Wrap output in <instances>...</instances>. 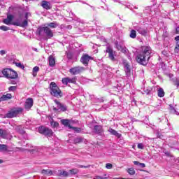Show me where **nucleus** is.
<instances>
[{"instance_id": "45", "label": "nucleus", "mask_w": 179, "mask_h": 179, "mask_svg": "<svg viewBox=\"0 0 179 179\" xmlns=\"http://www.w3.org/2000/svg\"><path fill=\"white\" fill-rule=\"evenodd\" d=\"M0 136H1V138H3L5 136V134H3V130H2V129H0Z\"/></svg>"}, {"instance_id": "17", "label": "nucleus", "mask_w": 179, "mask_h": 179, "mask_svg": "<svg viewBox=\"0 0 179 179\" xmlns=\"http://www.w3.org/2000/svg\"><path fill=\"white\" fill-rule=\"evenodd\" d=\"M3 22L5 24H7L8 26H9L10 24L13 25V15H7V18L4 19Z\"/></svg>"}, {"instance_id": "40", "label": "nucleus", "mask_w": 179, "mask_h": 179, "mask_svg": "<svg viewBox=\"0 0 179 179\" xmlns=\"http://www.w3.org/2000/svg\"><path fill=\"white\" fill-rule=\"evenodd\" d=\"M106 168L108 169V170H111V169H113V164L108 163L106 165Z\"/></svg>"}, {"instance_id": "32", "label": "nucleus", "mask_w": 179, "mask_h": 179, "mask_svg": "<svg viewBox=\"0 0 179 179\" xmlns=\"http://www.w3.org/2000/svg\"><path fill=\"white\" fill-rule=\"evenodd\" d=\"M169 108L171 111V113H173V114H176V115H178V112L176 110V108H174V107H173L171 105L169 106Z\"/></svg>"}, {"instance_id": "38", "label": "nucleus", "mask_w": 179, "mask_h": 179, "mask_svg": "<svg viewBox=\"0 0 179 179\" xmlns=\"http://www.w3.org/2000/svg\"><path fill=\"white\" fill-rule=\"evenodd\" d=\"M16 66H17V68H21V69H24V66H23V64H22L20 62H17L15 63Z\"/></svg>"}, {"instance_id": "15", "label": "nucleus", "mask_w": 179, "mask_h": 179, "mask_svg": "<svg viewBox=\"0 0 179 179\" xmlns=\"http://www.w3.org/2000/svg\"><path fill=\"white\" fill-rule=\"evenodd\" d=\"M123 66H124L126 75L127 76H129V75H131V67L129 66V64H128V62H127V61L124 60L123 61Z\"/></svg>"}, {"instance_id": "27", "label": "nucleus", "mask_w": 179, "mask_h": 179, "mask_svg": "<svg viewBox=\"0 0 179 179\" xmlns=\"http://www.w3.org/2000/svg\"><path fill=\"white\" fill-rule=\"evenodd\" d=\"M8 150V145L5 144H0V152H6Z\"/></svg>"}, {"instance_id": "43", "label": "nucleus", "mask_w": 179, "mask_h": 179, "mask_svg": "<svg viewBox=\"0 0 179 179\" xmlns=\"http://www.w3.org/2000/svg\"><path fill=\"white\" fill-rule=\"evenodd\" d=\"M175 40L176 41V45L179 46V36L175 37Z\"/></svg>"}, {"instance_id": "35", "label": "nucleus", "mask_w": 179, "mask_h": 179, "mask_svg": "<svg viewBox=\"0 0 179 179\" xmlns=\"http://www.w3.org/2000/svg\"><path fill=\"white\" fill-rule=\"evenodd\" d=\"M70 129H73V131H75V132H80L82 131L81 128L79 127H72L70 128Z\"/></svg>"}, {"instance_id": "10", "label": "nucleus", "mask_w": 179, "mask_h": 179, "mask_svg": "<svg viewBox=\"0 0 179 179\" xmlns=\"http://www.w3.org/2000/svg\"><path fill=\"white\" fill-rule=\"evenodd\" d=\"M28 22L27 20L24 21L22 20V18H19L15 21H13V26H19L20 27H26L27 26Z\"/></svg>"}, {"instance_id": "20", "label": "nucleus", "mask_w": 179, "mask_h": 179, "mask_svg": "<svg viewBox=\"0 0 179 179\" xmlns=\"http://www.w3.org/2000/svg\"><path fill=\"white\" fill-rule=\"evenodd\" d=\"M95 134H101L103 132V127L101 126L96 125L94 128Z\"/></svg>"}, {"instance_id": "1", "label": "nucleus", "mask_w": 179, "mask_h": 179, "mask_svg": "<svg viewBox=\"0 0 179 179\" xmlns=\"http://www.w3.org/2000/svg\"><path fill=\"white\" fill-rule=\"evenodd\" d=\"M152 54V48L150 46H143L142 48V52L139 54L136 59L141 65H146L150 59V55Z\"/></svg>"}, {"instance_id": "48", "label": "nucleus", "mask_w": 179, "mask_h": 179, "mask_svg": "<svg viewBox=\"0 0 179 179\" xmlns=\"http://www.w3.org/2000/svg\"><path fill=\"white\" fill-rule=\"evenodd\" d=\"M0 54H1V55H5V54H6V51H5V50H1V51H0Z\"/></svg>"}, {"instance_id": "5", "label": "nucleus", "mask_w": 179, "mask_h": 179, "mask_svg": "<svg viewBox=\"0 0 179 179\" xmlns=\"http://www.w3.org/2000/svg\"><path fill=\"white\" fill-rule=\"evenodd\" d=\"M39 134H43L45 136H52V130L48 127H45L44 126H41L38 128Z\"/></svg>"}, {"instance_id": "25", "label": "nucleus", "mask_w": 179, "mask_h": 179, "mask_svg": "<svg viewBox=\"0 0 179 179\" xmlns=\"http://www.w3.org/2000/svg\"><path fill=\"white\" fill-rule=\"evenodd\" d=\"M40 71V68L38 66H35L33 68V76L34 78H36V76H37V72H38Z\"/></svg>"}, {"instance_id": "59", "label": "nucleus", "mask_w": 179, "mask_h": 179, "mask_svg": "<svg viewBox=\"0 0 179 179\" xmlns=\"http://www.w3.org/2000/svg\"><path fill=\"white\" fill-rule=\"evenodd\" d=\"M114 1V2H117V1L116 0H113Z\"/></svg>"}, {"instance_id": "22", "label": "nucleus", "mask_w": 179, "mask_h": 179, "mask_svg": "<svg viewBox=\"0 0 179 179\" xmlns=\"http://www.w3.org/2000/svg\"><path fill=\"white\" fill-rule=\"evenodd\" d=\"M47 27H50V29H57L58 24H57V22H50L47 24Z\"/></svg>"}, {"instance_id": "3", "label": "nucleus", "mask_w": 179, "mask_h": 179, "mask_svg": "<svg viewBox=\"0 0 179 179\" xmlns=\"http://www.w3.org/2000/svg\"><path fill=\"white\" fill-rule=\"evenodd\" d=\"M1 73L6 79H17V73L12 69H3Z\"/></svg>"}, {"instance_id": "18", "label": "nucleus", "mask_w": 179, "mask_h": 179, "mask_svg": "<svg viewBox=\"0 0 179 179\" xmlns=\"http://www.w3.org/2000/svg\"><path fill=\"white\" fill-rule=\"evenodd\" d=\"M61 122L62 125H64V127H68L69 129H71V128L72 127V126H71V120L68 119L62 120Z\"/></svg>"}, {"instance_id": "34", "label": "nucleus", "mask_w": 179, "mask_h": 179, "mask_svg": "<svg viewBox=\"0 0 179 179\" xmlns=\"http://www.w3.org/2000/svg\"><path fill=\"white\" fill-rule=\"evenodd\" d=\"M0 30H3V31H8V30H10V28L5 25H3L0 27Z\"/></svg>"}, {"instance_id": "13", "label": "nucleus", "mask_w": 179, "mask_h": 179, "mask_svg": "<svg viewBox=\"0 0 179 179\" xmlns=\"http://www.w3.org/2000/svg\"><path fill=\"white\" fill-rule=\"evenodd\" d=\"M62 83L64 85H68V83H73V85H76V78L73 77V78H64L62 79Z\"/></svg>"}, {"instance_id": "51", "label": "nucleus", "mask_w": 179, "mask_h": 179, "mask_svg": "<svg viewBox=\"0 0 179 179\" xmlns=\"http://www.w3.org/2000/svg\"><path fill=\"white\" fill-rule=\"evenodd\" d=\"M83 169H88V167H90V166H81Z\"/></svg>"}, {"instance_id": "50", "label": "nucleus", "mask_w": 179, "mask_h": 179, "mask_svg": "<svg viewBox=\"0 0 179 179\" xmlns=\"http://www.w3.org/2000/svg\"><path fill=\"white\" fill-rule=\"evenodd\" d=\"M139 166H141V167H146V165H145V164H143V163H140L139 164Z\"/></svg>"}, {"instance_id": "41", "label": "nucleus", "mask_w": 179, "mask_h": 179, "mask_svg": "<svg viewBox=\"0 0 179 179\" xmlns=\"http://www.w3.org/2000/svg\"><path fill=\"white\" fill-rule=\"evenodd\" d=\"M9 92H15L16 90V86H11L8 88Z\"/></svg>"}, {"instance_id": "29", "label": "nucleus", "mask_w": 179, "mask_h": 179, "mask_svg": "<svg viewBox=\"0 0 179 179\" xmlns=\"http://www.w3.org/2000/svg\"><path fill=\"white\" fill-rule=\"evenodd\" d=\"M130 38H136V31L135 29H132L130 31Z\"/></svg>"}, {"instance_id": "55", "label": "nucleus", "mask_w": 179, "mask_h": 179, "mask_svg": "<svg viewBox=\"0 0 179 179\" xmlns=\"http://www.w3.org/2000/svg\"><path fill=\"white\" fill-rule=\"evenodd\" d=\"M0 78H2V71H0Z\"/></svg>"}, {"instance_id": "8", "label": "nucleus", "mask_w": 179, "mask_h": 179, "mask_svg": "<svg viewBox=\"0 0 179 179\" xmlns=\"http://www.w3.org/2000/svg\"><path fill=\"white\" fill-rule=\"evenodd\" d=\"M57 107H54L53 110L55 111H66V106L62 103H61V102L58 101V100L55 99L54 100Z\"/></svg>"}, {"instance_id": "52", "label": "nucleus", "mask_w": 179, "mask_h": 179, "mask_svg": "<svg viewBox=\"0 0 179 179\" xmlns=\"http://www.w3.org/2000/svg\"><path fill=\"white\" fill-rule=\"evenodd\" d=\"M17 82L15 80L11 81V85H16Z\"/></svg>"}, {"instance_id": "60", "label": "nucleus", "mask_w": 179, "mask_h": 179, "mask_svg": "<svg viewBox=\"0 0 179 179\" xmlns=\"http://www.w3.org/2000/svg\"><path fill=\"white\" fill-rule=\"evenodd\" d=\"M164 52H162V54H164Z\"/></svg>"}, {"instance_id": "54", "label": "nucleus", "mask_w": 179, "mask_h": 179, "mask_svg": "<svg viewBox=\"0 0 179 179\" xmlns=\"http://www.w3.org/2000/svg\"><path fill=\"white\" fill-rule=\"evenodd\" d=\"M67 29H69V30H71V29H72V26H71V25L67 26Z\"/></svg>"}, {"instance_id": "36", "label": "nucleus", "mask_w": 179, "mask_h": 179, "mask_svg": "<svg viewBox=\"0 0 179 179\" xmlns=\"http://www.w3.org/2000/svg\"><path fill=\"white\" fill-rule=\"evenodd\" d=\"M127 172L129 174H130V176H134L135 174V170L133 168H129Z\"/></svg>"}, {"instance_id": "39", "label": "nucleus", "mask_w": 179, "mask_h": 179, "mask_svg": "<svg viewBox=\"0 0 179 179\" xmlns=\"http://www.w3.org/2000/svg\"><path fill=\"white\" fill-rule=\"evenodd\" d=\"M138 149H144L145 148V145L142 143H140L137 145Z\"/></svg>"}, {"instance_id": "56", "label": "nucleus", "mask_w": 179, "mask_h": 179, "mask_svg": "<svg viewBox=\"0 0 179 179\" xmlns=\"http://www.w3.org/2000/svg\"><path fill=\"white\" fill-rule=\"evenodd\" d=\"M97 179H104L103 178H101V177H100V176H98L97 177Z\"/></svg>"}, {"instance_id": "23", "label": "nucleus", "mask_w": 179, "mask_h": 179, "mask_svg": "<svg viewBox=\"0 0 179 179\" xmlns=\"http://www.w3.org/2000/svg\"><path fill=\"white\" fill-rule=\"evenodd\" d=\"M115 47L118 50V51H120L122 50V45L121 44V42L115 41Z\"/></svg>"}, {"instance_id": "37", "label": "nucleus", "mask_w": 179, "mask_h": 179, "mask_svg": "<svg viewBox=\"0 0 179 179\" xmlns=\"http://www.w3.org/2000/svg\"><path fill=\"white\" fill-rule=\"evenodd\" d=\"M120 51H121V52H123V54H128V52H129V51L128 50V49L127 48H122Z\"/></svg>"}, {"instance_id": "11", "label": "nucleus", "mask_w": 179, "mask_h": 179, "mask_svg": "<svg viewBox=\"0 0 179 179\" xmlns=\"http://www.w3.org/2000/svg\"><path fill=\"white\" fill-rule=\"evenodd\" d=\"M90 59H93V58L89 56V55L85 54L83 55V56L81 57L80 62H82V64H83L85 66H87V65H89V61H90Z\"/></svg>"}, {"instance_id": "2", "label": "nucleus", "mask_w": 179, "mask_h": 179, "mask_svg": "<svg viewBox=\"0 0 179 179\" xmlns=\"http://www.w3.org/2000/svg\"><path fill=\"white\" fill-rule=\"evenodd\" d=\"M36 33L40 37H46V38H52L54 37V32L48 27L38 28Z\"/></svg>"}, {"instance_id": "47", "label": "nucleus", "mask_w": 179, "mask_h": 179, "mask_svg": "<svg viewBox=\"0 0 179 179\" xmlns=\"http://www.w3.org/2000/svg\"><path fill=\"white\" fill-rule=\"evenodd\" d=\"M134 164H135V166H139V164H141V162H139L138 161H134Z\"/></svg>"}, {"instance_id": "12", "label": "nucleus", "mask_w": 179, "mask_h": 179, "mask_svg": "<svg viewBox=\"0 0 179 179\" xmlns=\"http://www.w3.org/2000/svg\"><path fill=\"white\" fill-rule=\"evenodd\" d=\"M106 51L108 54L109 59L111 61H115V57H114V55H115V51L113 50V48L110 46H107Z\"/></svg>"}, {"instance_id": "58", "label": "nucleus", "mask_w": 179, "mask_h": 179, "mask_svg": "<svg viewBox=\"0 0 179 179\" xmlns=\"http://www.w3.org/2000/svg\"><path fill=\"white\" fill-rule=\"evenodd\" d=\"M176 85L177 86H179V81L177 82Z\"/></svg>"}, {"instance_id": "16", "label": "nucleus", "mask_w": 179, "mask_h": 179, "mask_svg": "<svg viewBox=\"0 0 179 179\" xmlns=\"http://www.w3.org/2000/svg\"><path fill=\"white\" fill-rule=\"evenodd\" d=\"M41 6L43 8V9H46V10H50L52 6H51V3L48 1H42L41 3Z\"/></svg>"}, {"instance_id": "44", "label": "nucleus", "mask_w": 179, "mask_h": 179, "mask_svg": "<svg viewBox=\"0 0 179 179\" xmlns=\"http://www.w3.org/2000/svg\"><path fill=\"white\" fill-rule=\"evenodd\" d=\"M126 8H128V9H131L132 5L131 3L124 4Z\"/></svg>"}, {"instance_id": "4", "label": "nucleus", "mask_w": 179, "mask_h": 179, "mask_svg": "<svg viewBox=\"0 0 179 179\" xmlns=\"http://www.w3.org/2000/svg\"><path fill=\"white\" fill-rule=\"evenodd\" d=\"M50 94H52V96H54V97H62V92L55 83L52 82L50 85Z\"/></svg>"}, {"instance_id": "57", "label": "nucleus", "mask_w": 179, "mask_h": 179, "mask_svg": "<svg viewBox=\"0 0 179 179\" xmlns=\"http://www.w3.org/2000/svg\"><path fill=\"white\" fill-rule=\"evenodd\" d=\"M1 163H3V160L0 159V164H1Z\"/></svg>"}, {"instance_id": "46", "label": "nucleus", "mask_w": 179, "mask_h": 179, "mask_svg": "<svg viewBox=\"0 0 179 179\" xmlns=\"http://www.w3.org/2000/svg\"><path fill=\"white\" fill-rule=\"evenodd\" d=\"M175 52H176L177 53L179 52V46L176 45V48H175Z\"/></svg>"}, {"instance_id": "24", "label": "nucleus", "mask_w": 179, "mask_h": 179, "mask_svg": "<svg viewBox=\"0 0 179 179\" xmlns=\"http://www.w3.org/2000/svg\"><path fill=\"white\" fill-rule=\"evenodd\" d=\"M108 132H110V134H111V135H115V136H118V135H120V134H118V131H117L114 129H111V128H110L108 130Z\"/></svg>"}, {"instance_id": "7", "label": "nucleus", "mask_w": 179, "mask_h": 179, "mask_svg": "<svg viewBox=\"0 0 179 179\" xmlns=\"http://www.w3.org/2000/svg\"><path fill=\"white\" fill-rule=\"evenodd\" d=\"M134 29L135 30H136V31H138L139 34L143 36L144 37H146V36L149 34V31L148 30V28L141 26H135Z\"/></svg>"}, {"instance_id": "49", "label": "nucleus", "mask_w": 179, "mask_h": 179, "mask_svg": "<svg viewBox=\"0 0 179 179\" xmlns=\"http://www.w3.org/2000/svg\"><path fill=\"white\" fill-rule=\"evenodd\" d=\"M29 15H30L29 13H25V19H26L25 20H27V19H28Z\"/></svg>"}, {"instance_id": "42", "label": "nucleus", "mask_w": 179, "mask_h": 179, "mask_svg": "<svg viewBox=\"0 0 179 179\" xmlns=\"http://www.w3.org/2000/svg\"><path fill=\"white\" fill-rule=\"evenodd\" d=\"M81 141H82L81 138H77L74 140L75 143H80Z\"/></svg>"}, {"instance_id": "14", "label": "nucleus", "mask_w": 179, "mask_h": 179, "mask_svg": "<svg viewBox=\"0 0 179 179\" xmlns=\"http://www.w3.org/2000/svg\"><path fill=\"white\" fill-rule=\"evenodd\" d=\"M31 107H33V99L29 98L25 101L24 108L27 110V111H29Z\"/></svg>"}, {"instance_id": "26", "label": "nucleus", "mask_w": 179, "mask_h": 179, "mask_svg": "<svg viewBox=\"0 0 179 179\" xmlns=\"http://www.w3.org/2000/svg\"><path fill=\"white\" fill-rule=\"evenodd\" d=\"M158 97H164V90L163 88H159L157 91Z\"/></svg>"}, {"instance_id": "28", "label": "nucleus", "mask_w": 179, "mask_h": 179, "mask_svg": "<svg viewBox=\"0 0 179 179\" xmlns=\"http://www.w3.org/2000/svg\"><path fill=\"white\" fill-rule=\"evenodd\" d=\"M42 174H45L46 176H51L52 174V171L50 169H43L42 170Z\"/></svg>"}, {"instance_id": "33", "label": "nucleus", "mask_w": 179, "mask_h": 179, "mask_svg": "<svg viewBox=\"0 0 179 179\" xmlns=\"http://www.w3.org/2000/svg\"><path fill=\"white\" fill-rule=\"evenodd\" d=\"M78 173V169H71L69 171V176H75Z\"/></svg>"}, {"instance_id": "61", "label": "nucleus", "mask_w": 179, "mask_h": 179, "mask_svg": "<svg viewBox=\"0 0 179 179\" xmlns=\"http://www.w3.org/2000/svg\"><path fill=\"white\" fill-rule=\"evenodd\" d=\"M0 102H1V99H0Z\"/></svg>"}, {"instance_id": "19", "label": "nucleus", "mask_w": 179, "mask_h": 179, "mask_svg": "<svg viewBox=\"0 0 179 179\" xmlns=\"http://www.w3.org/2000/svg\"><path fill=\"white\" fill-rule=\"evenodd\" d=\"M48 61H49V66L53 68L55 65V57L53 56H50L48 57Z\"/></svg>"}, {"instance_id": "30", "label": "nucleus", "mask_w": 179, "mask_h": 179, "mask_svg": "<svg viewBox=\"0 0 179 179\" xmlns=\"http://www.w3.org/2000/svg\"><path fill=\"white\" fill-rule=\"evenodd\" d=\"M59 176H62L63 177H69V172L65 171H60Z\"/></svg>"}, {"instance_id": "53", "label": "nucleus", "mask_w": 179, "mask_h": 179, "mask_svg": "<svg viewBox=\"0 0 179 179\" xmlns=\"http://www.w3.org/2000/svg\"><path fill=\"white\" fill-rule=\"evenodd\" d=\"M176 33H177L178 34H179V27H176Z\"/></svg>"}, {"instance_id": "21", "label": "nucleus", "mask_w": 179, "mask_h": 179, "mask_svg": "<svg viewBox=\"0 0 179 179\" xmlns=\"http://www.w3.org/2000/svg\"><path fill=\"white\" fill-rule=\"evenodd\" d=\"M50 125L52 128H58L59 124L57 122L54 121V119L50 117Z\"/></svg>"}, {"instance_id": "31", "label": "nucleus", "mask_w": 179, "mask_h": 179, "mask_svg": "<svg viewBox=\"0 0 179 179\" xmlns=\"http://www.w3.org/2000/svg\"><path fill=\"white\" fill-rule=\"evenodd\" d=\"M8 99H12V94H6L1 97V100H8Z\"/></svg>"}, {"instance_id": "6", "label": "nucleus", "mask_w": 179, "mask_h": 179, "mask_svg": "<svg viewBox=\"0 0 179 179\" xmlns=\"http://www.w3.org/2000/svg\"><path fill=\"white\" fill-rule=\"evenodd\" d=\"M23 112V108H17L16 109L12 110L9 111L7 114H6V118H13V117H16L17 114H20V113Z\"/></svg>"}, {"instance_id": "9", "label": "nucleus", "mask_w": 179, "mask_h": 179, "mask_svg": "<svg viewBox=\"0 0 179 179\" xmlns=\"http://www.w3.org/2000/svg\"><path fill=\"white\" fill-rule=\"evenodd\" d=\"M83 71H85V67L76 66L70 69L69 72L71 75H79V73H82Z\"/></svg>"}]
</instances>
